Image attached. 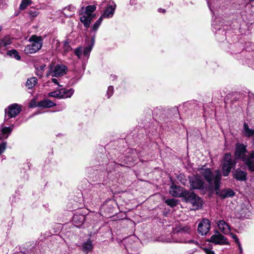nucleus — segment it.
I'll return each mask as SVG.
<instances>
[{
    "label": "nucleus",
    "instance_id": "nucleus-25",
    "mask_svg": "<svg viewBox=\"0 0 254 254\" xmlns=\"http://www.w3.org/2000/svg\"><path fill=\"white\" fill-rule=\"evenodd\" d=\"M191 230L188 226L183 227L179 231V233L181 237L183 236L185 234H190Z\"/></svg>",
    "mask_w": 254,
    "mask_h": 254
},
{
    "label": "nucleus",
    "instance_id": "nucleus-44",
    "mask_svg": "<svg viewBox=\"0 0 254 254\" xmlns=\"http://www.w3.org/2000/svg\"><path fill=\"white\" fill-rule=\"evenodd\" d=\"M158 10H159V12H165V9H162V8L159 9Z\"/></svg>",
    "mask_w": 254,
    "mask_h": 254
},
{
    "label": "nucleus",
    "instance_id": "nucleus-38",
    "mask_svg": "<svg viewBox=\"0 0 254 254\" xmlns=\"http://www.w3.org/2000/svg\"><path fill=\"white\" fill-rule=\"evenodd\" d=\"M8 44H9V43L8 42H6L4 40L0 41V49L3 46L6 47Z\"/></svg>",
    "mask_w": 254,
    "mask_h": 254
},
{
    "label": "nucleus",
    "instance_id": "nucleus-40",
    "mask_svg": "<svg viewBox=\"0 0 254 254\" xmlns=\"http://www.w3.org/2000/svg\"><path fill=\"white\" fill-rule=\"evenodd\" d=\"M52 81L55 84H57L59 86H60L59 84V82H58V80L56 79V78H52Z\"/></svg>",
    "mask_w": 254,
    "mask_h": 254
},
{
    "label": "nucleus",
    "instance_id": "nucleus-20",
    "mask_svg": "<svg viewBox=\"0 0 254 254\" xmlns=\"http://www.w3.org/2000/svg\"><path fill=\"white\" fill-rule=\"evenodd\" d=\"M181 242L192 244L194 246V247H193L191 250L187 251L186 252V254H193L196 250V247L198 246V243L192 240H190L188 241L186 239L182 240Z\"/></svg>",
    "mask_w": 254,
    "mask_h": 254
},
{
    "label": "nucleus",
    "instance_id": "nucleus-33",
    "mask_svg": "<svg viewBox=\"0 0 254 254\" xmlns=\"http://www.w3.org/2000/svg\"><path fill=\"white\" fill-rule=\"evenodd\" d=\"M82 50L81 47H78L74 50V53L78 58H80L82 56Z\"/></svg>",
    "mask_w": 254,
    "mask_h": 254
},
{
    "label": "nucleus",
    "instance_id": "nucleus-10",
    "mask_svg": "<svg viewBox=\"0 0 254 254\" xmlns=\"http://www.w3.org/2000/svg\"><path fill=\"white\" fill-rule=\"evenodd\" d=\"M21 111V107L17 104H13L10 105L8 109L5 110V114L9 118H14Z\"/></svg>",
    "mask_w": 254,
    "mask_h": 254
},
{
    "label": "nucleus",
    "instance_id": "nucleus-18",
    "mask_svg": "<svg viewBox=\"0 0 254 254\" xmlns=\"http://www.w3.org/2000/svg\"><path fill=\"white\" fill-rule=\"evenodd\" d=\"M243 134L247 137H251L254 135V129L250 128L248 125L245 123L242 130Z\"/></svg>",
    "mask_w": 254,
    "mask_h": 254
},
{
    "label": "nucleus",
    "instance_id": "nucleus-46",
    "mask_svg": "<svg viewBox=\"0 0 254 254\" xmlns=\"http://www.w3.org/2000/svg\"><path fill=\"white\" fill-rule=\"evenodd\" d=\"M1 29H2V28L1 26H0V31L1 30Z\"/></svg>",
    "mask_w": 254,
    "mask_h": 254
},
{
    "label": "nucleus",
    "instance_id": "nucleus-12",
    "mask_svg": "<svg viewBox=\"0 0 254 254\" xmlns=\"http://www.w3.org/2000/svg\"><path fill=\"white\" fill-rule=\"evenodd\" d=\"M116 5L115 3H113L111 4L108 5L105 9L103 13L101 16V17L108 18L112 17L114 13Z\"/></svg>",
    "mask_w": 254,
    "mask_h": 254
},
{
    "label": "nucleus",
    "instance_id": "nucleus-32",
    "mask_svg": "<svg viewBox=\"0 0 254 254\" xmlns=\"http://www.w3.org/2000/svg\"><path fill=\"white\" fill-rule=\"evenodd\" d=\"M166 203L168 205L172 207L175 206L176 205V201L174 199H169L166 200Z\"/></svg>",
    "mask_w": 254,
    "mask_h": 254
},
{
    "label": "nucleus",
    "instance_id": "nucleus-22",
    "mask_svg": "<svg viewBox=\"0 0 254 254\" xmlns=\"http://www.w3.org/2000/svg\"><path fill=\"white\" fill-rule=\"evenodd\" d=\"M39 105L40 106L44 108H50L55 105V104L52 102L51 100L47 99L40 102L39 103Z\"/></svg>",
    "mask_w": 254,
    "mask_h": 254
},
{
    "label": "nucleus",
    "instance_id": "nucleus-17",
    "mask_svg": "<svg viewBox=\"0 0 254 254\" xmlns=\"http://www.w3.org/2000/svg\"><path fill=\"white\" fill-rule=\"evenodd\" d=\"M82 251L86 253L91 252L93 248V244L90 239L87 240L84 242L82 246Z\"/></svg>",
    "mask_w": 254,
    "mask_h": 254
},
{
    "label": "nucleus",
    "instance_id": "nucleus-42",
    "mask_svg": "<svg viewBox=\"0 0 254 254\" xmlns=\"http://www.w3.org/2000/svg\"><path fill=\"white\" fill-rule=\"evenodd\" d=\"M42 74H43V72L41 70H39V69H38V71H37V74L40 76H42Z\"/></svg>",
    "mask_w": 254,
    "mask_h": 254
},
{
    "label": "nucleus",
    "instance_id": "nucleus-27",
    "mask_svg": "<svg viewBox=\"0 0 254 254\" xmlns=\"http://www.w3.org/2000/svg\"><path fill=\"white\" fill-rule=\"evenodd\" d=\"M28 13L31 17H35L39 14L38 9L34 7H30L28 10Z\"/></svg>",
    "mask_w": 254,
    "mask_h": 254
},
{
    "label": "nucleus",
    "instance_id": "nucleus-11",
    "mask_svg": "<svg viewBox=\"0 0 254 254\" xmlns=\"http://www.w3.org/2000/svg\"><path fill=\"white\" fill-rule=\"evenodd\" d=\"M190 183L191 189H200L203 188L204 183L200 179V177L197 176H193L190 178Z\"/></svg>",
    "mask_w": 254,
    "mask_h": 254
},
{
    "label": "nucleus",
    "instance_id": "nucleus-4",
    "mask_svg": "<svg viewBox=\"0 0 254 254\" xmlns=\"http://www.w3.org/2000/svg\"><path fill=\"white\" fill-rule=\"evenodd\" d=\"M29 41L30 43L24 50L26 54L35 53L41 49L42 41L40 37L33 35L29 38Z\"/></svg>",
    "mask_w": 254,
    "mask_h": 254
},
{
    "label": "nucleus",
    "instance_id": "nucleus-31",
    "mask_svg": "<svg viewBox=\"0 0 254 254\" xmlns=\"http://www.w3.org/2000/svg\"><path fill=\"white\" fill-rule=\"evenodd\" d=\"M92 45L89 46L88 47H86L84 48V51H83V55L85 57H88L89 55L92 50Z\"/></svg>",
    "mask_w": 254,
    "mask_h": 254
},
{
    "label": "nucleus",
    "instance_id": "nucleus-39",
    "mask_svg": "<svg viewBox=\"0 0 254 254\" xmlns=\"http://www.w3.org/2000/svg\"><path fill=\"white\" fill-rule=\"evenodd\" d=\"M229 234H230L231 235V237L235 240V241L236 243H238L239 242V239L236 235H235L233 233H231L230 232Z\"/></svg>",
    "mask_w": 254,
    "mask_h": 254
},
{
    "label": "nucleus",
    "instance_id": "nucleus-45",
    "mask_svg": "<svg viewBox=\"0 0 254 254\" xmlns=\"http://www.w3.org/2000/svg\"><path fill=\"white\" fill-rule=\"evenodd\" d=\"M252 145L253 147H254V138L252 140Z\"/></svg>",
    "mask_w": 254,
    "mask_h": 254
},
{
    "label": "nucleus",
    "instance_id": "nucleus-14",
    "mask_svg": "<svg viewBox=\"0 0 254 254\" xmlns=\"http://www.w3.org/2000/svg\"><path fill=\"white\" fill-rule=\"evenodd\" d=\"M247 174L246 172L241 170L240 169H236L233 175V177L239 181H244L247 180Z\"/></svg>",
    "mask_w": 254,
    "mask_h": 254
},
{
    "label": "nucleus",
    "instance_id": "nucleus-41",
    "mask_svg": "<svg viewBox=\"0 0 254 254\" xmlns=\"http://www.w3.org/2000/svg\"><path fill=\"white\" fill-rule=\"evenodd\" d=\"M237 245H238V247H239V250H240V252H241V253H242V247H241V244H240V242H239V243H237Z\"/></svg>",
    "mask_w": 254,
    "mask_h": 254
},
{
    "label": "nucleus",
    "instance_id": "nucleus-3",
    "mask_svg": "<svg viewBox=\"0 0 254 254\" xmlns=\"http://www.w3.org/2000/svg\"><path fill=\"white\" fill-rule=\"evenodd\" d=\"M96 9L95 5H90L85 7L82 6L79 10L80 20L85 28H88L89 27L91 20L95 17L96 15L93 12Z\"/></svg>",
    "mask_w": 254,
    "mask_h": 254
},
{
    "label": "nucleus",
    "instance_id": "nucleus-28",
    "mask_svg": "<svg viewBox=\"0 0 254 254\" xmlns=\"http://www.w3.org/2000/svg\"><path fill=\"white\" fill-rule=\"evenodd\" d=\"M63 48L64 52L66 53L71 50V48L69 44V42L65 41L63 43Z\"/></svg>",
    "mask_w": 254,
    "mask_h": 254
},
{
    "label": "nucleus",
    "instance_id": "nucleus-36",
    "mask_svg": "<svg viewBox=\"0 0 254 254\" xmlns=\"http://www.w3.org/2000/svg\"><path fill=\"white\" fill-rule=\"evenodd\" d=\"M113 90H114V88L113 86H110L108 87V90L107 92V94L108 95V98H110L111 97V96H112V95L113 93Z\"/></svg>",
    "mask_w": 254,
    "mask_h": 254
},
{
    "label": "nucleus",
    "instance_id": "nucleus-47",
    "mask_svg": "<svg viewBox=\"0 0 254 254\" xmlns=\"http://www.w3.org/2000/svg\"><path fill=\"white\" fill-rule=\"evenodd\" d=\"M112 77L115 79V76H113Z\"/></svg>",
    "mask_w": 254,
    "mask_h": 254
},
{
    "label": "nucleus",
    "instance_id": "nucleus-35",
    "mask_svg": "<svg viewBox=\"0 0 254 254\" xmlns=\"http://www.w3.org/2000/svg\"><path fill=\"white\" fill-rule=\"evenodd\" d=\"M12 128L10 127H4L2 129V132L3 134H9L11 132Z\"/></svg>",
    "mask_w": 254,
    "mask_h": 254
},
{
    "label": "nucleus",
    "instance_id": "nucleus-21",
    "mask_svg": "<svg viewBox=\"0 0 254 254\" xmlns=\"http://www.w3.org/2000/svg\"><path fill=\"white\" fill-rule=\"evenodd\" d=\"M85 217L83 215H74L73 217V222L74 224L78 227L81 226L84 221Z\"/></svg>",
    "mask_w": 254,
    "mask_h": 254
},
{
    "label": "nucleus",
    "instance_id": "nucleus-34",
    "mask_svg": "<svg viewBox=\"0 0 254 254\" xmlns=\"http://www.w3.org/2000/svg\"><path fill=\"white\" fill-rule=\"evenodd\" d=\"M6 147V143L5 142H2L1 144H0V155L4 152Z\"/></svg>",
    "mask_w": 254,
    "mask_h": 254
},
{
    "label": "nucleus",
    "instance_id": "nucleus-23",
    "mask_svg": "<svg viewBox=\"0 0 254 254\" xmlns=\"http://www.w3.org/2000/svg\"><path fill=\"white\" fill-rule=\"evenodd\" d=\"M37 83V78L36 77H31L27 79L26 83V86L28 88L31 89L32 87H33Z\"/></svg>",
    "mask_w": 254,
    "mask_h": 254
},
{
    "label": "nucleus",
    "instance_id": "nucleus-9",
    "mask_svg": "<svg viewBox=\"0 0 254 254\" xmlns=\"http://www.w3.org/2000/svg\"><path fill=\"white\" fill-rule=\"evenodd\" d=\"M209 242H212L216 245H224L228 244L227 239L217 231L211 237Z\"/></svg>",
    "mask_w": 254,
    "mask_h": 254
},
{
    "label": "nucleus",
    "instance_id": "nucleus-7",
    "mask_svg": "<svg viewBox=\"0 0 254 254\" xmlns=\"http://www.w3.org/2000/svg\"><path fill=\"white\" fill-rule=\"evenodd\" d=\"M247 146L241 143H238L236 144L235 151V156L236 159H240L243 161L245 164L248 161V155L247 153Z\"/></svg>",
    "mask_w": 254,
    "mask_h": 254
},
{
    "label": "nucleus",
    "instance_id": "nucleus-29",
    "mask_svg": "<svg viewBox=\"0 0 254 254\" xmlns=\"http://www.w3.org/2000/svg\"><path fill=\"white\" fill-rule=\"evenodd\" d=\"M103 20L102 17H100L94 23V25L92 26V30L94 31H96L98 28H99V26L102 23V21Z\"/></svg>",
    "mask_w": 254,
    "mask_h": 254
},
{
    "label": "nucleus",
    "instance_id": "nucleus-8",
    "mask_svg": "<svg viewBox=\"0 0 254 254\" xmlns=\"http://www.w3.org/2000/svg\"><path fill=\"white\" fill-rule=\"evenodd\" d=\"M210 227V221L208 219H203L199 223L197 230L201 235H205L209 232Z\"/></svg>",
    "mask_w": 254,
    "mask_h": 254
},
{
    "label": "nucleus",
    "instance_id": "nucleus-2",
    "mask_svg": "<svg viewBox=\"0 0 254 254\" xmlns=\"http://www.w3.org/2000/svg\"><path fill=\"white\" fill-rule=\"evenodd\" d=\"M169 192L174 197L188 196V198L191 200L192 203L193 205H195L196 208L201 205L202 201L200 198L194 193H191L190 196H188V192L183 187L172 185L170 187Z\"/></svg>",
    "mask_w": 254,
    "mask_h": 254
},
{
    "label": "nucleus",
    "instance_id": "nucleus-19",
    "mask_svg": "<svg viewBox=\"0 0 254 254\" xmlns=\"http://www.w3.org/2000/svg\"><path fill=\"white\" fill-rule=\"evenodd\" d=\"M75 9L74 5H69L64 9L63 13L66 16L70 17L74 14Z\"/></svg>",
    "mask_w": 254,
    "mask_h": 254
},
{
    "label": "nucleus",
    "instance_id": "nucleus-16",
    "mask_svg": "<svg viewBox=\"0 0 254 254\" xmlns=\"http://www.w3.org/2000/svg\"><path fill=\"white\" fill-rule=\"evenodd\" d=\"M247 159L248 160L246 165L248 167L249 170L251 172H254V151L251 152L249 155H248Z\"/></svg>",
    "mask_w": 254,
    "mask_h": 254
},
{
    "label": "nucleus",
    "instance_id": "nucleus-26",
    "mask_svg": "<svg viewBox=\"0 0 254 254\" xmlns=\"http://www.w3.org/2000/svg\"><path fill=\"white\" fill-rule=\"evenodd\" d=\"M31 3L32 1L31 0H22L21 4L19 5V9L20 10H24Z\"/></svg>",
    "mask_w": 254,
    "mask_h": 254
},
{
    "label": "nucleus",
    "instance_id": "nucleus-5",
    "mask_svg": "<svg viewBox=\"0 0 254 254\" xmlns=\"http://www.w3.org/2000/svg\"><path fill=\"white\" fill-rule=\"evenodd\" d=\"M236 162L233 160L230 153H226L224 157L223 162L222 165V170L224 176H228L231 169L235 166Z\"/></svg>",
    "mask_w": 254,
    "mask_h": 254
},
{
    "label": "nucleus",
    "instance_id": "nucleus-15",
    "mask_svg": "<svg viewBox=\"0 0 254 254\" xmlns=\"http://www.w3.org/2000/svg\"><path fill=\"white\" fill-rule=\"evenodd\" d=\"M61 98H70L73 94L74 90L72 89H67L65 88L59 89Z\"/></svg>",
    "mask_w": 254,
    "mask_h": 254
},
{
    "label": "nucleus",
    "instance_id": "nucleus-30",
    "mask_svg": "<svg viewBox=\"0 0 254 254\" xmlns=\"http://www.w3.org/2000/svg\"><path fill=\"white\" fill-rule=\"evenodd\" d=\"M49 96L50 97H55V98H61L59 89L55 91L50 92L49 93Z\"/></svg>",
    "mask_w": 254,
    "mask_h": 254
},
{
    "label": "nucleus",
    "instance_id": "nucleus-43",
    "mask_svg": "<svg viewBox=\"0 0 254 254\" xmlns=\"http://www.w3.org/2000/svg\"><path fill=\"white\" fill-rule=\"evenodd\" d=\"M45 67V65H42L40 67V69H38L39 70H41L43 72V70H44V68Z\"/></svg>",
    "mask_w": 254,
    "mask_h": 254
},
{
    "label": "nucleus",
    "instance_id": "nucleus-24",
    "mask_svg": "<svg viewBox=\"0 0 254 254\" xmlns=\"http://www.w3.org/2000/svg\"><path fill=\"white\" fill-rule=\"evenodd\" d=\"M7 55L11 58H14L17 60H19L21 59L20 56L19 55L18 53L15 50H11L8 51L7 53Z\"/></svg>",
    "mask_w": 254,
    "mask_h": 254
},
{
    "label": "nucleus",
    "instance_id": "nucleus-6",
    "mask_svg": "<svg viewBox=\"0 0 254 254\" xmlns=\"http://www.w3.org/2000/svg\"><path fill=\"white\" fill-rule=\"evenodd\" d=\"M67 70V67L63 64L51 65L47 75L58 77L64 75L66 73Z\"/></svg>",
    "mask_w": 254,
    "mask_h": 254
},
{
    "label": "nucleus",
    "instance_id": "nucleus-13",
    "mask_svg": "<svg viewBox=\"0 0 254 254\" xmlns=\"http://www.w3.org/2000/svg\"><path fill=\"white\" fill-rule=\"evenodd\" d=\"M216 224L220 231L224 234L227 235L230 233V227L224 220H218L216 222Z\"/></svg>",
    "mask_w": 254,
    "mask_h": 254
},
{
    "label": "nucleus",
    "instance_id": "nucleus-37",
    "mask_svg": "<svg viewBox=\"0 0 254 254\" xmlns=\"http://www.w3.org/2000/svg\"><path fill=\"white\" fill-rule=\"evenodd\" d=\"M203 250L206 254H215L214 252L212 251V249L210 248H203Z\"/></svg>",
    "mask_w": 254,
    "mask_h": 254
},
{
    "label": "nucleus",
    "instance_id": "nucleus-1",
    "mask_svg": "<svg viewBox=\"0 0 254 254\" xmlns=\"http://www.w3.org/2000/svg\"><path fill=\"white\" fill-rule=\"evenodd\" d=\"M199 172L209 185L211 187L214 186L216 194L221 199L231 197L235 195V192L231 189L219 190L221 174L219 170H215L214 173H212L210 169L203 166L199 169Z\"/></svg>",
    "mask_w": 254,
    "mask_h": 254
}]
</instances>
